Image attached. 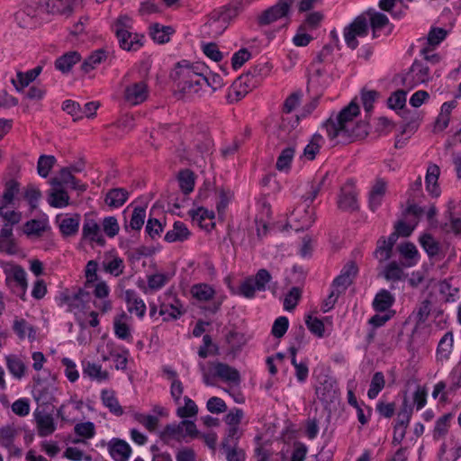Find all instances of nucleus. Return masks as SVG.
<instances>
[{"mask_svg": "<svg viewBox=\"0 0 461 461\" xmlns=\"http://www.w3.org/2000/svg\"><path fill=\"white\" fill-rule=\"evenodd\" d=\"M359 114V106L351 102L343 108L335 117L330 116L323 124L327 135L331 140L347 142L357 137V125L356 119Z\"/></svg>", "mask_w": 461, "mask_h": 461, "instance_id": "nucleus-1", "label": "nucleus"}, {"mask_svg": "<svg viewBox=\"0 0 461 461\" xmlns=\"http://www.w3.org/2000/svg\"><path fill=\"white\" fill-rule=\"evenodd\" d=\"M203 70H206V67L203 64H191L183 60L176 64L171 77L181 93L194 95L203 90V84L206 82L203 77Z\"/></svg>", "mask_w": 461, "mask_h": 461, "instance_id": "nucleus-2", "label": "nucleus"}, {"mask_svg": "<svg viewBox=\"0 0 461 461\" xmlns=\"http://www.w3.org/2000/svg\"><path fill=\"white\" fill-rule=\"evenodd\" d=\"M59 305L72 312L82 329L86 328V312L90 310V294L82 290L63 292L59 297Z\"/></svg>", "mask_w": 461, "mask_h": 461, "instance_id": "nucleus-3", "label": "nucleus"}, {"mask_svg": "<svg viewBox=\"0 0 461 461\" xmlns=\"http://www.w3.org/2000/svg\"><path fill=\"white\" fill-rule=\"evenodd\" d=\"M120 47L127 51H137L144 42V36L132 32V20L128 15H120L113 24Z\"/></svg>", "mask_w": 461, "mask_h": 461, "instance_id": "nucleus-4", "label": "nucleus"}, {"mask_svg": "<svg viewBox=\"0 0 461 461\" xmlns=\"http://www.w3.org/2000/svg\"><path fill=\"white\" fill-rule=\"evenodd\" d=\"M252 2L253 0H231L221 12L211 17L210 27L216 33H221Z\"/></svg>", "mask_w": 461, "mask_h": 461, "instance_id": "nucleus-5", "label": "nucleus"}, {"mask_svg": "<svg viewBox=\"0 0 461 461\" xmlns=\"http://www.w3.org/2000/svg\"><path fill=\"white\" fill-rule=\"evenodd\" d=\"M1 267L5 276L6 285L15 295L24 300L28 287L25 270L21 266L11 262H3Z\"/></svg>", "mask_w": 461, "mask_h": 461, "instance_id": "nucleus-6", "label": "nucleus"}, {"mask_svg": "<svg viewBox=\"0 0 461 461\" xmlns=\"http://www.w3.org/2000/svg\"><path fill=\"white\" fill-rule=\"evenodd\" d=\"M199 432L194 421L183 420L178 423L167 425L160 433V438L167 444L187 441L194 438Z\"/></svg>", "mask_w": 461, "mask_h": 461, "instance_id": "nucleus-7", "label": "nucleus"}, {"mask_svg": "<svg viewBox=\"0 0 461 461\" xmlns=\"http://www.w3.org/2000/svg\"><path fill=\"white\" fill-rule=\"evenodd\" d=\"M438 70H432V68L427 66L426 62L419 59L414 60L409 71L402 77V86L411 89L420 84L427 83L433 78Z\"/></svg>", "mask_w": 461, "mask_h": 461, "instance_id": "nucleus-8", "label": "nucleus"}, {"mask_svg": "<svg viewBox=\"0 0 461 461\" xmlns=\"http://www.w3.org/2000/svg\"><path fill=\"white\" fill-rule=\"evenodd\" d=\"M315 221L314 208L309 203H299L288 218L290 228L299 231L310 228Z\"/></svg>", "mask_w": 461, "mask_h": 461, "instance_id": "nucleus-9", "label": "nucleus"}, {"mask_svg": "<svg viewBox=\"0 0 461 461\" xmlns=\"http://www.w3.org/2000/svg\"><path fill=\"white\" fill-rule=\"evenodd\" d=\"M368 21L366 15L357 16L344 29L343 34L347 46L352 50L357 48V38L366 37L368 34Z\"/></svg>", "mask_w": 461, "mask_h": 461, "instance_id": "nucleus-10", "label": "nucleus"}, {"mask_svg": "<svg viewBox=\"0 0 461 461\" xmlns=\"http://www.w3.org/2000/svg\"><path fill=\"white\" fill-rule=\"evenodd\" d=\"M82 239L101 247L105 244L101 226L93 214H86L84 217Z\"/></svg>", "mask_w": 461, "mask_h": 461, "instance_id": "nucleus-11", "label": "nucleus"}, {"mask_svg": "<svg viewBox=\"0 0 461 461\" xmlns=\"http://www.w3.org/2000/svg\"><path fill=\"white\" fill-rule=\"evenodd\" d=\"M294 0H279L258 16L260 25H267L287 15Z\"/></svg>", "mask_w": 461, "mask_h": 461, "instance_id": "nucleus-12", "label": "nucleus"}, {"mask_svg": "<svg viewBox=\"0 0 461 461\" xmlns=\"http://www.w3.org/2000/svg\"><path fill=\"white\" fill-rule=\"evenodd\" d=\"M33 417L39 437L46 438L55 432L57 423L51 413L44 410L36 409L33 412Z\"/></svg>", "mask_w": 461, "mask_h": 461, "instance_id": "nucleus-13", "label": "nucleus"}, {"mask_svg": "<svg viewBox=\"0 0 461 461\" xmlns=\"http://www.w3.org/2000/svg\"><path fill=\"white\" fill-rule=\"evenodd\" d=\"M188 215L192 221L197 224L201 229L211 231L215 227V214L212 210H208L203 206L192 208L188 211Z\"/></svg>", "mask_w": 461, "mask_h": 461, "instance_id": "nucleus-14", "label": "nucleus"}, {"mask_svg": "<svg viewBox=\"0 0 461 461\" xmlns=\"http://www.w3.org/2000/svg\"><path fill=\"white\" fill-rule=\"evenodd\" d=\"M358 268L354 262L347 263L340 271V274L333 280L331 288L343 294L353 283L357 276Z\"/></svg>", "mask_w": 461, "mask_h": 461, "instance_id": "nucleus-15", "label": "nucleus"}, {"mask_svg": "<svg viewBox=\"0 0 461 461\" xmlns=\"http://www.w3.org/2000/svg\"><path fill=\"white\" fill-rule=\"evenodd\" d=\"M113 324L114 335L119 339L125 340L127 342L132 341V319L130 315L122 312L114 317Z\"/></svg>", "mask_w": 461, "mask_h": 461, "instance_id": "nucleus-16", "label": "nucleus"}, {"mask_svg": "<svg viewBox=\"0 0 461 461\" xmlns=\"http://www.w3.org/2000/svg\"><path fill=\"white\" fill-rule=\"evenodd\" d=\"M148 86L143 81L135 82L127 86L123 94L125 102L131 105H138L143 103L148 98Z\"/></svg>", "mask_w": 461, "mask_h": 461, "instance_id": "nucleus-17", "label": "nucleus"}, {"mask_svg": "<svg viewBox=\"0 0 461 461\" xmlns=\"http://www.w3.org/2000/svg\"><path fill=\"white\" fill-rule=\"evenodd\" d=\"M102 269L114 276H120L125 268L123 259L114 250L106 251L101 262Z\"/></svg>", "mask_w": 461, "mask_h": 461, "instance_id": "nucleus-18", "label": "nucleus"}, {"mask_svg": "<svg viewBox=\"0 0 461 461\" xmlns=\"http://www.w3.org/2000/svg\"><path fill=\"white\" fill-rule=\"evenodd\" d=\"M45 10L52 14L68 17L78 6V0H45Z\"/></svg>", "mask_w": 461, "mask_h": 461, "instance_id": "nucleus-19", "label": "nucleus"}, {"mask_svg": "<svg viewBox=\"0 0 461 461\" xmlns=\"http://www.w3.org/2000/svg\"><path fill=\"white\" fill-rule=\"evenodd\" d=\"M21 429L14 424H7L0 428V446L7 448L11 453L21 456V448L14 445V440Z\"/></svg>", "mask_w": 461, "mask_h": 461, "instance_id": "nucleus-20", "label": "nucleus"}, {"mask_svg": "<svg viewBox=\"0 0 461 461\" xmlns=\"http://www.w3.org/2000/svg\"><path fill=\"white\" fill-rule=\"evenodd\" d=\"M212 366V375L220 378L225 383L239 384L240 382V376L239 371L221 362L210 363Z\"/></svg>", "mask_w": 461, "mask_h": 461, "instance_id": "nucleus-21", "label": "nucleus"}, {"mask_svg": "<svg viewBox=\"0 0 461 461\" xmlns=\"http://www.w3.org/2000/svg\"><path fill=\"white\" fill-rule=\"evenodd\" d=\"M123 299L130 313L135 314L140 319L145 316L147 310L146 304L136 291L131 289L125 290L123 292Z\"/></svg>", "mask_w": 461, "mask_h": 461, "instance_id": "nucleus-22", "label": "nucleus"}, {"mask_svg": "<svg viewBox=\"0 0 461 461\" xmlns=\"http://www.w3.org/2000/svg\"><path fill=\"white\" fill-rule=\"evenodd\" d=\"M365 15L370 23V26L373 30V36L375 38L378 36V32H384L386 33L391 32V24L388 17L384 14L375 10H369Z\"/></svg>", "mask_w": 461, "mask_h": 461, "instance_id": "nucleus-23", "label": "nucleus"}, {"mask_svg": "<svg viewBox=\"0 0 461 461\" xmlns=\"http://www.w3.org/2000/svg\"><path fill=\"white\" fill-rule=\"evenodd\" d=\"M338 206L344 211L357 208V191L353 184H345L340 190Z\"/></svg>", "mask_w": 461, "mask_h": 461, "instance_id": "nucleus-24", "label": "nucleus"}, {"mask_svg": "<svg viewBox=\"0 0 461 461\" xmlns=\"http://www.w3.org/2000/svg\"><path fill=\"white\" fill-rule=\"evenodd\" d=\"M461 456V443L454 438L444 442L438 454V461H456Z\"/></svg>", "mask_w": 461, "mask_h": 461, "instance_id": "nucleus-25", "label": "nucleus"}, {"mask_svg": "<svg viewBox=\"0 0 461 461\" xmlns=\"http://www.w3.org/2000/svg\"><path fill=\"white\" fill-rule=\"evenodd\" d=\"M108 450L114 461H128L131 449L127 442L113 438L108 444Z\"/></svg>", "mask_w": 461, "mask_h": 461, "instance_id": "nucleus-26", "label": "nucleus"}, {"mask_svg": "<svg viewBox=\"0 0 461 461\" xmlns=\"http://www.w3.org/2000/svg\"><path fill=\"white\" fill-rule=\"evenodd\" d=\"M83 375L97 383H104L109 380L110 375L107 370L103 369L100 364L86 361L83 362Z\"/></svg>", "mask_w": 461, "mask_h": 461, "instance_id": "nucleus-27", "label": "nucleus"}, {"mask_svg": "<svg viewBox=\"0 0 461 461\" xmlns=\"http://www.w3.org/2000/svg\"><path fill=\"white\" fill-rule=\"evenodd\" d=\"M440 169L436 164L429 165L425 176L426 190L432 197H438L440 195V187L438 180L439 177Z\"/></svg>", "mask_w": 461, "mask_h": 461, "instance_id": "nucleus-28", "label": "nucleus"}, {"mask_svg": "<svg viewBox=\"0 0 461 461\" xmlns=\"http://www.w3.org/2000/svg\"><path fill=\"white\" fill-rule=\"evenodd\" d=\"M42 67L37 66L26 72H17L15 77L12 78V83L15 89L19 92L23 91L26 86L34 81L41 73Z\"/></svg>", "mask_w": 461, "mask_h": 461, "instance_id": "nucleus-29", "label": "nucleus"}, {"mask_svg": "<svg viewBox=\"0 0 461 461\" xmlns=\"http://www.w3.org/2000/svg\"><path fill=\"white\" fill-rule=\"evenodd\" d=\"M386 190V181L382 178L376 179L369 192V206L372 211H375L382 204Z\"/></svg>", "mask_w": 461, "mask_h": 461, "instance_id": "nucleus-30", "label": "nucleus"}, {"mask_svg": "<svg viewBox=\"0 0 461 461\" xmlns=\"http://www.w3.org/2000/svg\"><path fill=\"white\" fill-rule=\"evenodd\" d=\"M69 185L73 189L79 190L81 192L86 190V185L80 184L72 175L71 169L64 167L59 171V176L51 180L52 186H61L62 185Z\"/></svg>", "mask_w": 461, "mask_h": 461, "instance_id": "nucleus-31", "label": "nucleus"}, {"mask_svg": "<svg viewBox=\"0 0 461 461\" xmlns=\"http://www.w3.org/2000/svg\"><path fill=\"white\" fill-rule=\"evenodd\" d=\"M100 398L104 406L106 407L111 413L118 417L123 414V409L121 406L113 390L103 389L101 391Z\"/></svg>", "mask_w": 461, "mask_h": 461, "instance_id": "nucleus-32", "label": "nucleus"}, {"mask_svg": "<svg viewBox=\"0 0 461 461\" xmlns=\"http://www.w3.org/2000/svg\"><path fill=\"white\" fill-rule=\"evenodd\" d=\"M0 252L8 255H14L18 252V248L13 239V230L7 224L0 230Z\"/></svg>", "mask_w": 461, "mask_h": 461, "instance_id": "nucleus-33", "label": "nucleus"}, {"mask_svg": "<svg viewBox=\"0 0 461 461\" xmlns=\"http://www.w3.org/2000/svg\"><path fill=\"white\" fill-rule=\"evenodd\" d=\"M13 330L20 339H28L31 341L36 339V330L23 318H15L13 323Z\"/></svg>", "mask_w": 461, "mask_h": 461, "instance_id": "nucleus-34", "label": "nucleus"}, {"mask_svg": "<svg viewBox=\"0 0 461 461\" xmlns=\"http://www.w3.org/2000/svg\"><path fill=\"white\" fill-rule=\"evenodd\" d=\"M398 250L403 258V267H411L418 263L420 255L416 246L413 243H402L398 247Z\"/></svg>", "mask_w": 461, "mask_h": 461, "instance_id": "nucleus-35", "label": "nucleus"}, {"mask_svg": "<svg viewBox=\"0 0 461 461\" xmlns=\"http://www.w3.org/2000/svg\"><path fill=\"white\" fill-rule=\"evenodd\" d=\"M6 367L14 378L21 380L25 376L27 366L23 360L16 355L5 357Z\"/></svg>", "mask_w": 461, "mask_h": 461, "instance_id": "nucleus-36", "label": "nucleus"}, {"mask_svg": "<svg viewBox=\"0 0 461 461\" xmlns=\"http://www.w3.org/2000/svg\"><path fill=\"white\" fill-rule=\"evenodd\" d=\"M192 296L199 302H211L215 298V289L205 283H199L192 285L190 289Z\"/></svg>", "mask_w": 461, "mask_h": 461, "instance_id": "nucleus-37", "label": "nucleus"}, {"mask_svg": "<svg viewBox=\"0 0 461 461\" xmlns=\"http://www.w3.org/2000/svg\"><path fill=\"white\" fill-rule=\"evenodd\" d=\"M57 221L60 232L65 236H72L77 233L80 222V216L75 214L74 216L58 217Z\"/></svg>", "mask_w": 461, "mask_h": 461, "instance_id": "nucleus-38", "label": "nucleus"}, {"mask_svg": "<svg viewBox=\"0 0 461 461\" xmlns=\"http://www.w3.org/2000/svg\"><path fill=\"white\" fill-rule=\"evenodd\" d=\"M174 273L156 272L147 276V284L149 290L152 292L162 289L172 279Z\"/></svg>", "mask_w": 461, "mask_h": 461, "instance_id": "nucleus-39", "label": "nucleus"}, {"mask_svg": "<svg viewBox=\"0 0 461 461\" xmlns=\"http://www.w3.org/2000/svg\"><path fill=\"white\" fill-rule=\"evenodd\" d=\"M190 231L186 225L182 221H176L173 229L165 235V240L167 242H176L186 240L190 237Z\"/></svg>", "mask_w": 461, "mask_h": 461, "instance_id": "nucleus-40", "label": "nucleus"}, {"mask_svg": "<svg viewBox=\"0 0 461 461\" xmlns=\"http://www.w3.org/2000/svg\"><path fill=\"white\" fill-rule=\"evenodd\" d=\"M453 334L452 332H447L439 340L437 348V360L446 361L449 358V356L453 349Z\"/></svg>", "mask_w": 461, "mask_h": 461, "instance_id": "nucleus-41", "label": "nucleus"}, {"mask_svg": "<svg viewBox=\"0 0 461 461\" xmlns=\"http://www.w3.org/2000/svg\"><path fill=\"white\" fill-rule=\"evenodd\" d=\"M394 303L393 295L387 290L379 291L373 301V307L376 312L387 311Z\"/></svg>", "mask_w": 461, "mask_h": 461, "instance_id": "nucleus-42", "label": "nucleus"}, {"mask_svg": "<svg viewBox=\"0 0 461 461\" xmlns=\"http://www.w3.org/2000/svg\"><path fill=\"white\" fill-rule=\"evenodd\" d=\"M194 149L197 153L194 162L198 163L199 158L205 160L212 153V140L208 136L202 135L194 140Z\"/></svg>", "mask_w": 461, "mask_h": 461, "instance_id": "nucleus-43", "label": "nucleus"}, {"mask_svg": "<svg viewBox=\"0 0 461 461\" xmlns=\"http://www.w3.org/2000/svg\"><path fill=\"white\" fill-rule=\"evenodd\" d=\"M129 193L124 188H114L110 190L105 196V203L113 208L123 205L127 201Z\"/></svg>", "mask_w": 461, "mask_h": 461, "instance_id": "nucleus-44", "label": "nucleus"}, {"mask_svg": "<svg viewBox=\"0 0 461 461\" xmlns=\"http://www.w3.org/2000/svg\"><path fill=\"white\" fill-rule=\"evenodd\" d=\"M174 30L170 26H163L158 23L152 24L149 27V34L154 41L163 44L170 40Z\"/></svg>", "mask_w": 461, "mask_h": 461, "instance_id": "nucleus-45", "label": "nucleus"}, {"mask_svg": "<svg viewBox=\"0 0 461 461\" xmlns=\"http://www.w3.org/2000/svg\"><path fill=\"white\" fill-rule=\"evenodd\" d=\"M49 203L56 208H63L69 204V195L61 186H52Z\"/></svg>", "mask_w": 461, "mask_h": 461, "instance_id": "nucleus-46", "label": "nucleus"}, {"mask_svg": "<svg viewBox=\"0 0 461 461\" xmlns=\"http://www.w3.org/2000/svg\"><path fill=\"white\" fill-rule=\"evenodd\" d=\"M419 242L429 258L439 254L440 245L431 234H421L419 238Z\"/></svg>", "mask_w": 461, "mask_h": 461, "instance_id": "nucleus-47", "label": "nucleus"}, {"mask_svg": "<svg viewBox=\"0 0 461 461\" xmlns=\"http://www.w3.org/2000/svg\"><path fill=\"white\" fill-rule=\"evenodd\" d=\"M180 190L185 194H188L194 191L195 185V176L189 170H182L179 172L177 176Z\"/></svg>", "mask_w": 461, "mask_h": 461, "instance_id": "nucleus-48", "label": "nucleus"}, {"mask_svg": "<svg viewBox=\"0 0 461 461\" xmlns=\"http://www.w3.org/2000/svg\"><path fill=\"white\" fill-rule=\"evenodd\" d=\"M146 218V210L143 207H135L132 211L131 217L128 223H125L124 229L126 231L129 230H140L145 221Z\"/></svg>", "mask_w": 461, "mask_h": 461, "instance_id": "nucleus-49", "label": "nucleus"}, {"mask_svg": "<svg viewBox=\"0 0 461 461\" xmlns=\"http://www.w3.org/2000/svg\"><path fill=\"white\" fill-rule=\"evenodd\" d=\"M183 402V404L181 402L180 405H177L176 415L181 419L195 417L198 412V407L195 402L188 396H185Z\"/></svg>", "mask_w": 461, "mask_h": 461, "instance_id": "nucleus-50", "label": "nucleus"}, {"mask_svg": "<svg viewBox=\"0 0 461 461\" xmlns=\"http://www.w3.org/2000/svg\"><path fill=\"white\" fill-rule=\"evenodd\" d=\"M294 154L295 149L294 147H287L284 149L277 158L276 164V169L281 172H287L290 169Z\"/></svg>", "mask_w": 461, "mask_h": 461, "instance_id": "nucleus-51", "label": "nucleus"}, {"mask_svg": "<svg viewBox=\"0 0 461 461\" xmlns=\"http://www.w3.org/2000/svg\"><path fill=\"white\" fill-rule=\"evenodd\" d=\"M447 31L441 28H432L426 39L420 40L422 46L436 48L443 41L447 36Z\"/></svg>", "mask_w": 461, "mask_h": 461, "instance_id": "nucleus-52", "label": "nucleus"}, {"mask_svg": "<svg viewBox=\"0 0 461 461\" xmlns=\"http://www.w3.org/2000/svg\"><path fill=\"white\" fill-rule=\"evenodd\" d=\"M324 143L323 137L315 133L303 149V156L308 160H313Z\"/></svg>", "mask_w": 461, "mask_h": 461, "instance_id": "nucleus-53", "label": "nucleus"}, {"mask_svg": "<svg viewBox=\"0 0 461 461\" xmlns=\"http://www.w3.org/2000/svg\"><path fill=\"white\" fill-rule=\"evenodd\" d=\"M20 186L17 181L11 179L5 183V190L0 197V204L10 205L14 203L15 195L19 193Z\"/></svg>", "mask_w": 461, "mask_h": 461, "instance_id": "nucleus-54", "label": "nucleus"}, {"mask_svg": "<svg viewBox=\"0 0 461 461\" xmlns=\"http://www.w3.org/2000/svg\"><path fill=\"white\" fill-rule=\"evenodd\" d=\"M107 348H110V355L114 361L115 368L117 370H125L128 363V350L119 351L115 348L113 342L107 343Z\"/></svg>", "mask_w": 461, "mask_h": 461, "instance_id": "nucleus-55", "label": "nucleus"}, {"mask_svg": "<svg viewBox=\"0 0 461 461\" xmlns=\"http://www.w3.org/2000/svg\"><path fill=\"white\" fill-rule=\"evenodd\" d=\"M79 60L80 55L77 52H68L56 60L55 67L62 72H68Z\"/></svg>", "mask_w": 461, "mask_h": 461, "instance_id": "nucleus-56", "label": "nucleus"}, {"mask_svg": "<svg viewBox=\"0 0 461 461\" xmlns=\"http://www.w3.org/2000/svg\"><path fill=\"white\" fill-rule=\"evenodd\" d=\"M420 55L421 56L420 61L426 62L427 66L432 68V70H437L435 67L440 63L442 58L435 52L434 48L421 46Z\"/></svg>", "mask_w": 461, "mask_h": 461, "instance_id": "nucleus-57", "label": "nucleus"}, {"mask_svg": "<svg viewBox=\"0 0 461 461\" xmlns=\"http://www.w3.org/2000/svg\"><path fill=\"white\" fill-rule=\"evenodd\" d=\"M242 435V431L240 428L230 427L227 429V433L225 438L221 442V447L223 450L237 447L239 444V439Z\"/></svg>", "mask_w": 461, "mask_h": 461, "instance_id": "nucleus-58", "label": "nucleus"}, {"mask_svg": "<svg viewBox=\"0 0 461 461\" xmlns=\"http://www.w3.org/2000/svg\"><path fill=\"white\" fill-rule=\"evenodd\" d=\"M107 58L106 52L103 50H97L93 52L82 64V69L85 72L95 68L99 64L104 61Z\"/></svg>", "mask_w": 461, "mask_h": 461, "instance_id": "nucleus-59", "label": "nucleus"}, {"mask_svg": "<svg viewBox=\"0 0 461 461\" xmlns=\"http://www.w3.org/2000/svg\"><path fill=\"white\" fill-rule=\"evenodd\" d=\"M384 276L388 281L397 282L405 277L402 267L396 262H390L384 270Z\"/></svg>", "mask_w": 461, "mask_h": 461, "instance_id": "nucleus-60", "label": "nucleus"}, {"mask_svg": "<svg viewBox=\"0 0 461 461\" xmlns=\"http://www.w3.org/2000/svg\"><path fill=\"white\" fill-rule=\"evenodd\" d=\"M385 384L384 375L382 372H376L374 374L369 389L367 391V396L369 399H375L379 393L384 389Z\"/></svg>", "mask_w": 461, "mask_h": 461, "instance_id": "nucleus-61", "label": "nucleus"}, {"mask_svg": "<svg viewBox=\"0 0 461 461\" xmlns=\"http://www.w3.org/2000/svg\"><path fill=\"white\" fill-rule=\"evenodd\" d=\"M395 241V233L392 234L388 240H383L375 251V256L380 261L387 260L391 257L393 245Z\"/></svg>", "mask_w": 461, "mask_h": 461, "instance_id": "nucleus-62", "label": "nucleus"}, {"mask_svg": "<svg viewBox=\"0 0 461 461\" xmlns=\"http://www.w3.org/2000/svg\"><path fill=\"white\" fill-rule=\"evenodd\" d=\"M74 432L82 439H91L95 436V426L91 421L79 422L75 425Z\"/></svg>", "mask_w": 461, "mask_h": 461, "instance_id": "nucleus-63", "label": "nucleus"}, {"mask_svg": "<svg viewBox=\"0 0 461 461\" xmlns=\"http://www.w3.org/2000/svg\"><path fill=\"white\" fill-rule=\"evenodd\" d=\"M309 82L320 86H326L330 82V77L324 67H316L310 75Z\"/></svg>", "mask_w": 461, "mask_h": 461, "instance_id": "nucleus-64", "label": "nucleus"}]
</instances>
